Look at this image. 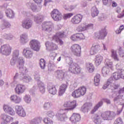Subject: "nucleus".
<instances>
[{
    "label": "nucleus",
    "instance_id": "nucleus-1",
    "mask_svg": "<svg viewBox=\"0 0 124 124\" xmlns=\"http://www.w3.org/2000/svg\"><path fill=\"white\" fill-rule=\"evenodd\" d=\"M116 117V113L113 111H107L102 112L101 116L95 114L93 116V121L95 124H101V118L104 121H110L114 119Z\"/></svg>",
    "mask_w": 124,
    "mask_h": 124
},
{
    "label": "nucleus",
    "instance_id": "nucleus-2",
    "mask_svg": "<svg viewBox=\"0 0 124 124\" xmlns=\"http://www.w3.org/2000/svg\"><path fill=\"white\" fill-rule=\"evenodd\" d=\"M105 64L107 66H104L102 68V74L103 77H108L110 74H111L110 69L113 68V62L109 59H106L105 61ZM108 66V67H107Z\"/></svg>",
    "mask_w": 124,
    "mask_h": 124
},
{
    "label": "nucleus",
    "instance_id": "nucleus-3",
    "mask_svg": "<svg viewBox=\"0 0 124 124\" xmlns=\"http://www.w3.org/2000/svg\"><path fill=\"white\" fill-rule=\"evenodd\" d=\"M25 64V59L23 57L20 56L19 55H17V58L16 59V65L20 71L22 72V73H28V68L26 67H24Z\"/></svg>",
    "mask_w": 124,
    "mask_h": 124
},
{
    "label": "nucleus",
    "instance_id": "nucleus-4",
    "mask_svg": "<svg viewBox=\"0 0 124 124\" xmlns=\"http://www.w3.org/2000/svg\"><path fill=\"white\" fill-rule=\"evenodd\" d=\"M113 78L110 77L108 79L107 82H106L103 86V90H106V89H109L110 90H117L120 88V84L113 83Z\"/></svg>",
    "mask_w": 124,
    "mask_h": 124
},
{
    "label": "nucleus",
    "instance_id": "nucleus-5",
    "mask_svg": "<svg viewBox=\"0 0 124 124\" xmlns=\"http://www.w3.org/2000/svg\"><path fill=\"white\" fill-rule=\"evenodd\" d=\"M86 92H87V89L85 86L79 87L72 93V96L74 98H78V97L84 95Z\"/></svg>",
    "mask_w": 124,
    "mask_h": 124
},
{
    "label": "nucleus",
    "instance_id": "nucleus-6",
    "mask_svg": "<svg viewBox=\"0 0 124 124\" xmlns=\"http://www.w3.org/2000/svg\"><path fill=\"white\" fill-rule=\"evenodd\" d=\"M51 17L55 22H60L62 19V14L59 10L54 9L50 13Z\"/></svg>",
    "mask_w": 124,
    "mask_h": 124
},
{
    "label": "nucleus",
    "instance_id": "nucleus-7",
    "mask_svg": "<svg viewBox=\"0 0 124 124\" xmlns=\"http://www.w3.org/2000/svg\"><path fill=\"white\" fill-rule=\"evenodd\" d=\"M54 29V23L51 21H45L42 25V30L44 31L51 32Z\"/></svg>",
    "mask_w": 124,
    "mask_h": 124
},
{
    "label": "nucleus",
    "instance_id": "nucleus-8",
    "mask_svg": "<svg viewBox=\"0 0 124 124\" xmlns=\"http://www.w3.org/2000/svg\"><path fill=\"white\" fill-rule=\"evenodd\" d=\"M12 47L9 45H3L0 46V54L5 56H9L11 54Z\"/></svg>",
    "mask_w": 124,
    "mask_h": 124
},
{
    "label": "nucleus",
    "instance_id": "nucleus-9",
    "mask_svg": "<svg viewBox=\"0 0 124 124\" xmlns=\"http://www.w3.org/2000/svg\"><path fill=\"white\" fill-rule=\"evenodd\" d=\"M69 72L73 74H79L81 72V67L76 63H71L69 67Z\"/></svg>",
    "mask_w": 124,
    "mask_h": 124
},
{
    "label": "nucleus",
    "instance_id": "nucleus-10",
    "mask_svg": "<svg viewBox=\"0 0 124 124\" xmlns=\"http://www.w3.org/2000/svg\"><path fill=\"white\" fill-rule=\"evenodd\" d=\"M56 116L61 122H65L67 120V116L66 115V109H60L56 113Z\"/></svg>",
    "mask_w": 124,
    "mask_h": 124
},
{
    "label": "nucleus",
    "instance_id": "nucleus-11",
    "mask_svg": "<svg viewBox=\"0 0 124 124\" xmlns=\"http://www.w3.org/2000/svg\"><path fill=\"white\" fill-rule=\"evenodd\" d=\"M15 110L16 114H17L19 117H22V118L26 117V111L23 106L16 105L15 106Z\"/></svg>",
    "mask_w": 124,
    "mask_h": 124
},
{
    "label": "nucleus",
    "instance_id": "nucleus-12",
    "mask_svg": "<svg viewBox=\"0 0 124 124\" xmlns=\"http://www.w3.org/2000/svg\"><path fill=\"white\" fill-rule=\"evenodd\" d=\"M93 28V23H90L87 24L86 23H83L82 25L78 26L77 31H88V30H91Z\"/></svg>",
    "mask_w": 124,
    "mask_h": 124
},
{
    "label": "nucleus",
    "instance_id": "nucleus-13",
    "mask_svg": "<svg viewBox=\"0 0 124 124\" xmlns=\"http://www.w3.org/2000/svg\"><path fill=\"white\" fill-rule=\"evenodd\" d=\"M26 90H27V86L25 84L18 83L15 88V92L16 94L20 95L24 93Z\"/></svg>",
    "mask_w": 124,
    "mask_h": 124
},
{
    "label": "nucleus",
    "instance_id": "nucleus-14",
    "mask_svg": "<svg viewBox=\"0 0 124 124\" xmlns=\"http://www.w3.org/2000/svg\"><path fill=\"white\" fill-rule=\"evenodd\" d=\"M64 107H66L69 108H65L64 110L68 111L69 110H74L77 107V102L76 101L74 100L72 101H66L63 104Z\"/></svg>",
    "mask_w": 124,
    "mask_h": 124
},
{
    "label": "nucleus",
    "instance_id": "nucleus-15",
    "mask_svg": "<svg viewBox=\"0 0 124 124\" xmlns=\"http://www.w3.org/2000/svg\"><path fill=\"white\" fill-rule=\"evenodd\" d=\"M30 45L31 49L33 51L38 52L40 50V42L37 40L33 39L31 40L30 42Z\"/></svg>",
    "mask_w": 124,
    "mask_h": 124
},
{
    "label": "nucleus",
    "instance_id": "nucleus-16",
    "mask_svg": "<svg viewBox=\"0 0 124 124\" xmlns=\"http://www.w3.org/2000/svg\"><path fill=\"white\" fill-rule=\"evenodd\" d=\"M123 93H124V87L123 88L120 89L119 92H115L112 95H110L109 97L110 98L114 97V102H117V101H120V99H121V97H120V96L123 95Z\"/></svg>",
    "mask_w": 124,
    "mask_h": 124
},
{
    "label": "nucleus",
    "instance_id": "nucleus-17",
    "mask_svg": "<svg viewBox=\"0 0 124 124\" xmlns=\"http://www.w3.org/2000/svg\"><path fill=\"white\" fill-rule=\"evenodd\" d=\"M62 37H64V32H58L53 37V40L60 44V45H62L63 44V42L60 38Z\"/></svg>",
    "mask_w": 124,
    "mask_h": 124
},
{
    "label": "nucleus",
    "instance_id": "nucleus-18",
    "mask_svg": "<svg viewBox=\"0 0 124 124\" xmlns=\"http://www.w3.org/2000/svg\"><path fill=\"white\" fill-rule=\"evenodd\" d=\"M72 53L77 57H80L81 55V46L78 44H75L71 47Z\"/></svg>",
    "mask_w": 124,
    "mask_h": 124
},
{
    "label": "nucleus",
    "instance_id": "nucleus-19",
    "mask_svg": "<svg viewBox=\"0 0 124 124\" xmlns=\"http://www.w3.org/2000/svg\"><path fill=\"white\" fill-rule=\"evenodd\" d=\"M33 22L31 19H26L22 21L21 27L25 30H30L32 28Z\"/></svg>",
    "mask_w": 124,
    "mask_h": 124
},
{
    "label": "nucleus",
    "instance_id": "nucleus-20",
    "mask_svg": "<svg viewBox=\"0 0 124 124\" xmlns=\"http://www.w3.org/2000/svg\"><path fill=\"white\" fill-rule=\"evenodd\" d=\"M101 49V46L98 43H94L93 44L92 46L91 47L90 53V55H93L97 54L98 51H100Z\"/></svg>",
    "mask_w": 124,
    "mask_h": 124
},
{
    "label": "nucleus",
    "instance_id": "nucleus-21",
    "mask_svg": "<svg viewBox=\"0 0 124 124\" xmlns=\"http://www.w3.org/2000/svg\"><path fill=\"white\" fill-rule=\"evenodd\" d=\"M1 119L2 120V124H9V123L13 122V120H14L13 117L5 114H2L1 115Z\"/></svg>",
    "mask_w": 124,
    "mask_h": 124
},
{
    "label": "nucleus",
    "instance_id": "nucleus-22",
    "mask_svg": "<svg viewBox=\"0 0 124 124\" xmlns=\"http://www.w3.org/2000/svg\"><path fill=\"white\" fill-rule=\"evenodd\" d=\"M18 55H20V52L18 50H15L13 52L12 58L11 60L10 63L12 66L15 65L17 63V59L18 58Z\"/></svg>",
    "mask_w": 124,
    "mask_h": 124
},
{
    "label": "nucleus",
    "instance_id": "nucleus-23",
    "mask_svg": "<svg viewBox=\"0 0 124 124\" xmlns=\"http://www.w3.org/2000/svg\"><path fill=\"white\" fill-rule=\"evenodd\" d=\"M23 56L26 59H31L33 57V51L30 48H25L23 50Z\"/></svg>",
    "mask_w": 124,
    "mask_h": 124
},
{
    "label": "nucleus",
    "instance_id": "nucleus-24",
    "mask_svg": "<svg viewBox=\"0 0 124 124\" xmlns=\"http://www.w3.org/2000/svg\"><path fill=\"white\" fill-rule=\"evenodd\" d=\"M82 19H83V16L78 14L71 18V22L73 25H78V24H80V22H82Z\"/></svg>",
    "mask_w": 124,
    "mask_h": 124
},
{
    "label": "nucleus",
    "instance_id": "nucleus-25",
    "mask_svg": "<svg viewBox=\"0 0 124 124\" xmlns=\"http://www.w3.org/2000/svg\"><path fill=\"white\" fill-rule=\"evenodd\" d=\"M3 109L5 113L9 114L11 116H15L16 111L12 107H10L8 105H4L3 106Z\"/></svg>",
    "mask_w": 124,
    "mask_h": 124
},
{
    "label": "nucleus",
    "instance_id": "nucleus-26",
    "mask_svg": "<svg viewBox=\"0 0 124 124\" xmlns=\"http://www.w3.org/2000/svg\"><path fill=\"white\" fill-rule=\"evenodd\" d=\"M107 35V31H106V29L103 28L99 32L98 34H95V36L98 39H104L106 36Z\"/></svg>",
    "mask_w": 124,
    "mask_h": 124
},
{
    "label": "nucleus",
    "instance_id": "nucleus-27",
    "mask_svg": "<svg viewBox=\"0 0 124 124\" xmlns=\"http://www.w3.org/2000/svg\"><path fill=\"white\" fill-rule=\"evenodd\" d=\"M10 100L16 104H20L22 102V97L16 94H14L10 97Z\"/></svg>",
    "mask_w": 124,
    "mask_h": 124
},
{
    "label": "nucleus",
    "instance_id": "nucleus-28",
    "mask_svg": "<svg viewBox=\"0 0 124 124\" xmlns=\"http://www.w3.org/2000/svg\"><path fill=\"white\" fill-rule=\"evenodd\" d=\"M93 107V103H85L81 108V111L83 113H88L89 110H91V108Z\"/></svg>",
    "mask_w": 124,
    "mask_h": 124
},
{
    "label": "nucleus",
    "instance_id": "nucleus-29",
    "mask_svg": "<svg viewBox=\"0 0 124 124\" xmlns=\"http://www.w3.org/2000/svg\"><path fill=\"white\" fill-rule=\"evenodd\" d=\"M70 121L74 124L78 123L81 121V115L78 113H73L70 118Z\"/></svg>",
    "mask_w": 124,
    "mask_h": 124
},
{
    "label": "nucleus",
    "instance_id": "nucleus-30",
    "mask_svg": "<svg viewBox=\"0 0 124 124\" xmlns=\"http://www.w3.org/2000/svg\"><path fill=\"white\" fill-rule=\"evenodd\" d=\"M26 5L28 8H30L33 12H37L39 11L38 8H37V6L31 1L27 2Z\"/></svg>",
    "mask_w": 124,
    "mask_h": 124
},
{
    "label": "nucleus",
    "instance_id": "nucleus-31",
    "mask_svg": "<svg viewBox=\"0 0 124 124\" xmlns=\"http://www.w3.org/2000/svg\"><path fill=\"white\" fill-rule=\"evenodd\" d=\"M20 76H23V72L21 71V74L16 73L14 76L13 81L11 82V86H15L16 85L18 82H19V79L20 80Z\"/></svg>",
    "mask_w": 124,
    "mask_h": 124
},
{
    "label": "nucleus",
    "instance_id": "nucleus-32",
    "mask_svg": "<svg viewBox=\"0 0 124 124\" xmlns=\"http://www.w3.org/2000/svg\"><path fill=\"white\" fill-rule=\"evenodd\" d=\"M20 43L23 45L29 42V36L27 34L23 33L20 36Z\"/></svg>",
    "mask_w": 124,
    "mask_h": 124
},
{
    "label": "nucleus",
    "instance_id": "nucleus-33",
    "mask_svg": "<svg viewBox=\"0 0 124 124\" xmlns=\"http://www.w3.org/2000/svg\"><path fill=\"white\" fill-rule=\"evenodd\" d=\"M45 45L47 50H52V51L58 50V46L53 43L46 42Z\"/></svg>",
    "mask_w": 124,
    "mask_h": 124
},
{
    "label": "nucleus",
    "instance_id": "nucleus-34",
    "mask_svg": "<svg viewBox=\"0 0 124 124\" xmlns=\"http://www.w3.org/2000/svg\"><path fill=\"white\" fill-rule=\"evenodd\" d=\"M11 27V24L8 20L5 19H3L2 20L1 24L0 26V29L1 30H5V29H9Z\"/></svg>",
    "mask_w": 124,
    "mask_h": 124
},
{
    "label": "nucleus",
    "instance_id": "nucleus-35",
    "mask_svg": "<svg viewBox=\"0 0 124 124\" xmlns=\"http://www.w3.org/2000/svg\"><path fill=\"white\" fill-rule=\"evenodd\" d=\"M67 89V85L66 84H63L61 85L59 89L58 95L59 96H62V95H63Z\"/></svg>",
    "mask_w": 124,
    "mask_h": 124
},
{
    "label": "nucleus",
    "instance_id": "nucleus-36",
    "mask_svg": "<svg viewBox=\"0 0 124 124\" xmlns=\"http://www.w3.org/2000/svg\"><path fill=\"white\" fill-rule=\"evenodd\" d=\"M38 90L41 93H44L46 90V87H45V84L42 81H39L37 82Z\"/></svg>",
    "mask_w": 124,
    "mask_h": 124
},
{
    "label": "nucleus",
    "instance_id": "nucleus-37",
    "mask_svg": "<svg viewBox=\"0 0 124 124\" xmlns=\"http://www.w3.org/2000/svg\"><path fill=\"white\" fill-rule=\"evenodd\" d=\"M6 16L9 19H14L15 18V13L11 9H8L5 11Z\"/></svg>",
    "mask_w": 124,
    "mask_h": 124
},
{
    "label": "nucleus",
    "instance_id": "nucleus-38",
    "mask_svg": "<svg viewBox=\"0 0 124 124\" xmlns=\"http://www.w3.org/2000/svg\"><path fill=\"white\" fill-rule=\"evenodd\" d=\"M26 73H22V76H20V80L25 82V83H30L31 81V78L29 76L26 75Z\"/></svg>",
    "mask_w": 124,
    "mask_h": 124
},
{
    "label": "nucleus",
    "instance_id": "nucleus-39",
    "mask_svg": "<svg viewBox=\"0 0 124 124\" xmlns=\"http://www.w3.org/2000/svg\"><path fill=\"white\" fill-rule=\"evenodd\" d=\"M56 73L57 75L56 77L57 78H58L60 81H62L63 80V78H64V75H65V70H58Z\"/></svg>",
    "mask_w": 124,
    "mask_h": 124
},
{
    "label": "nucleus",
    "instance_id": "nucleus-40",
    "mask_svg": "<svg viewBox=\"0 0 124 124\" xmlns=\"http://www.w3.org/2000/svg\"><path fill=\"white\" fill-rule=\"evenodd\" d=\"M102 61H103V57L101 56L100 54H98L95 57V64L98 66V65H100L101 64V62H102Z\"/></svg>",
    "mask_w": 124,
    "mask_h": 124
},
{
    "label": "nucleus",
    "instance_id": "nucleus-41",
    "mask_svg": "<svg viewBox=\"0 0 124 124\" xmlns=\"http://www.w3.org/2000/svg\"><path fill=\"white\" fill-rule=\"evenodd\" d=\"M102 105H103V102L102 101H100L94 107L93 109L91 111V114H94V113H95V112L98 110V108H100Z\"/></svg>",
    "mask_w": 124,
    "mask_h": 124
},
{
    "label": "nucleus",
    "instance_id": "nucleus-42",
    "mask_svg": "<svg viewBox=\"0 0 124 124\" xmlns=\"http://www.w3.org/2000/svg\"><path fill=\"white\" fill-rule=\"evenodd\" d=\"M41 121H42V118L37 117L29 121L30 124H41Z\"/></svg>",
    "mask_w": 124,
    "mask_h": 124
},
{
    "label": "nucleus",
    "instance_id": "nucleus-43",
    "mask_svg": "<svg viewBox=\"0 0 124 124\" xmlns=\"http://www.w3.org/2000/svg\"><path fill=\"white\" fill-rule=\"evenodd\" d=\"M86 69L89 73H93L94 71V66L92 63H88L86 64Z\"/></svg>",
    "mask_w": 124,
    "mask_h": 124
},
{
    "label": "nucleus",
    "instance_id": "nucleus-44",
    "mask_svg": "<svg viewBox=\"0 0 124 124\" xmlns=\"http://www.w3.org/2000/svg\"><path fill=\"white\" fill-rule=\"evenodd\" d=\"M47 90L49 93H51V94H53V95L57 93V89H56V87L54 86H47Z\"/></svg>",
    "mask_w": 124,
    "mask_h": 124
},
{
    "label": "nucleus",
    "instance_id": "nucleus-45",
    "mask_svg": "<svg viewBox=\"0 0 124 124\" xmlns=\"http://www.w3.org/2000/svg\"><path fill=\"white\" fill-rule=\"evenodd\" d=\"M34 21L37 24H39V23H41L42 21H43V16L36 15L34 16Z\"/></svg>",
    "mask_w": 124,
    "mask_h": 124
},
{
    "label": "nucleus",
    "instance_id": "nucleus-46",
    "mask_svg": "<svg viewBox=\"0 0 124 124\" xmlns=\"http://www.w3.org/2000/svg\"><path fill=\"white\" fill-rule=\"evenodd\" d=\"M98 10H97V8H96V6H93L91 9V15L92 17L93 18H94V17H96V16H97V15H98Z\"/></svg>",
    "mask_w": 124,
    "mask_h": 124
},
{
    "label": "nucleus",
    "instance_id": "nucleus-47",
    "mask_svg": "<svg viewBox=\"0 0 124 124\" xmlns=\"http://www.w3.org/2000/svg\"><path fill=\"white\" fill-rule=\"evenodd\" d=\"M23 100L27 104H30L31 102V97L30 94H25L23 97Z\"/></svg>",
    "mask_w": 124,
    "mask_h": 124
},
{
    "label": "nucleus",
    "instance_id": "nucleus-48",
    "mask_svg": "<svg viewBox=\"0 0 124 124\" xmlns=\"http://www.w3.org/2000/svg\"><path fill=\"white\" fill-rule=\"evenodd\" d=\"M111 58L116 62H119V61H120V59L118 57V54H117V51L113 49L111 50Z\"/></svg>",
    "mask_w": 124,
    "mask_h": 124
},
{
    "label": "nucleus",
    "instance_id": "nucleus-49",
    "mask_svg": "<svg viewBox=\"0 0 124 124\" xmlns=\"http://www.w3.org/2000/svg\"><path fill=\"white\" fill-rule=\"evenodd\" d=\"M94 82L95 86H98L100 82V75L97 74L94 78Z\"/></svg>",
    "mask_w": 124,
    "mask_h": 124
},
{
    "label": "nucleus",
    "instance_id": "nucleus-50",
    "mask_svg": "<svg viewBox=\"0 0 124 124\" xmlns=\"http://www.w3.org/2000/svg\"><path fill=\"white\" fill-rule=\"evenodd\" d=\"M112 76L114 80H119L121 78L119 71L112 74Z\"/></svg>",
    "mask_w": 124,
    "mask_h": 124
},
{
    "label": "nucleus",
    "instance_id": "nucleus-51",
    "mask_svg": "<svg viewBox=\"0 0 124 124\" xmlns=\"http://www.w3.org/2000/svg\"><path fill=\"white\" fill-rule=\"evenodd\" d=\"M51 106H52V103L50 102H46L44 103L43 108L45 110H48L51 108Z\"/></svg>",
    "mask_w": 124,
    "mask_h": 124
},
{
    "label": "nucleus",
    "instance_id": "nucleus-52",
    "mask_svg": "<svg viewBox=\"0 0 124 124\" xmlns=\"http://www.w3.org/2000/svg\"><path fill=\"white\" fill-rule=\"evenodd\" d=\"M39 64L41 68H42V69H44L45 68V66H46V62H45L44 59H41L40 60Z\"/></svg>",
    "mask_w": 124,
    "mask_h": 124
},
{
    "label": "nucleus",
    "instance_id": "nucleus-53",
    "mask_svg": "<svg viewBox=\"0 0 124 124\" xmlns=\"http://www.w3.org/2000/svg\"><path fill=\"white\" fill-rule=\"evenodd\" d=\"M3 37L5 39H8V40H11L14 37L13 35L11 34L4 33L3 35Z\"/></svg>",
    "mask_w": 124,
    "mask_h": 124
},
{
    "label": "nucleus",
    "instance_id": "nucleus-54",
    "mask_svg": "<svg viewBox=\"0 0 124 124\" xmlns=\"http://www.w3.org/2000/svg\"><path fill=\"white\" fill-rule=\"evenodd\" d=\"M46 116L49 118H53L55 117V112L53 110H48L46 112Z\"/></svg>",
    "mask_w": 124,
    "mask_h": 124
},
{
    "label": "nucleus",
    "instance_id": "nucleus-55",
    "mask_svg": "<svg viewBox=\"0 0 124 124\" xmlns=\"http://www.w3.org/2000/svg\"><path fill=\"white\" fill-rule=\"evenodd\" d=\"M34 79L35 81H37V83H38V82H41V81H40V76L39 75V72H36L34 73Z\"/></svg>",
    "mask_w": 124,
    "mask_h": 124
},
{
    "label": "nucleus",
    "instance_id": "nucleus-56",
    "mask_svg": "<svg viewBox=\"0 0 124 124\" xmlns=\"http://www.w3.org/2000/svg\"><path fill=\"white\" fill-rule=\"evenodd\" d=\"M77 40H83V39H85V35H84L83 33H77Z\"/></svg>",
    "mask_w": 124,
    "mask_h": 124
},
{
    "label": "nucleus",
    "instance_id": "nucleus-57",
    "mask_svg": "<svg viewBox=\"0 0 124 124\" xmlns=\"http://www.w3.org/2000/svg\"><path fill=\"white\" fill-rule=\"evenodd\" d=\"M44 123L45 124H53V121L48 117L44 119Z\"/></svg>",
    "mask_w": 124,
    "mask_h": 124
},
{
    "label": "nucleus",
    "instance_id": "nucleus-58",
    "mask_svg": "<svg viewBox=\"0 0 124 124\" xmlns=\"http://www.w3.org/2000/svg\"><path fill=\"white\" fill-rule=\"evenodd\" d=\"M113 124H124V121L122 118L119 117L115 120Z\"/></svg>",
    "mask_w": 124,
    "mask_h": 124
},
{
    "label": "nucleus",
    "instance_id": "nucleus-59",
    "mask_svg": "<svg viewBox=\"0 0 124 124\" xmlns=\"http://www.w3.org/2000/svg\"><path fill=\"white\" fill-rule=\"evenodd\" d=\"M123 96H124V95H120L119 96V97H120V99L119 101H118L117 102H114L115 103H118V102H120V105H122V106H123L124 107V99H123Z\"/></svg>",
    "mask_w": 124,
    "mask_h": 124
},
{
    "label": "nucleus",
    "instance_id": "nucleus-60",
    "mask_svg": "<svg viewBox=\"0 0 124 124\" xmlns=\"http://www.w3.org/2000/svg\"><path fill=\"white\" fill-rule=\"evenodd\" d=\"M124 25H121L120 26L119 28L117 29L116 30L115 32L117 34H120V33H121V32H122V31H124Z\"/></svg>",
    "mask_w": 124,
    "mask_h": 124
},
{
    "label": "nucleus",
    "instance_id": "nucleus-61",
    "mask_svg": "<svg viewBox=\"0 0 124 124\" xmlns=\"http://www.w3.org/2000/svg\"><path fill=\"white\" fill-rule=\"evenodd\" d=\"M72 16H73V14L72 13L65 14L64 15L63 18L64 20H66L67 19L71 18Z\"/></svg>",
    "mask_w": 124,
    "mask_h": 124
},
{
    "label": "nucleus",
    "instance_id": "nucleus-62",
    "mask_svg": "<svg viewBox=\"0 0 124 124\" xmlns=\"http://www.w3.org/2000/svg\"><path fill=\"white\" fill-rule=\"evenodd\" d=\"M123 109H124V106H122L121 108H119L117 109V110L116 111V116H119V115L121 114V113L123 112Z\"/></svg>",
    "mask_w": 124,
    "mask_h": 124
},
{
    "label": "nucleus",
    "instance_id": "nucleus-63",
    "mask_svg": "<svg viewBox=\"0 0 124 124\" xmlns=\"http://www.w3.org/2000/svg\"><path fill=\"white\" fill-rule=\"evenodd\" d=\"M70 39H71L72 41H77L78 40L77 34L72 35L70 37Z\"/></svg>",
    "mask_w": 124,
    "mask_h": 124
},
{
    "label": "nucleus",
    "instance_id": "nucleus-64",
    "mask_svg": "<svg viewBox=\"0 0 124 124\" xmlns=\"http://www.w3.org/2000/svg\"><path fill=\"white\" fill-rule=\"evenodd\" d=\"M119 71L120 75V78L124 79V70H120Z\"/></svg>",
    "mask_w": 124,
    "mask_h": 124
}]
</instances>
